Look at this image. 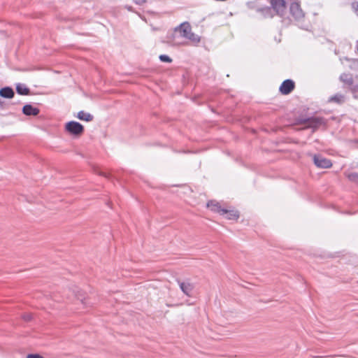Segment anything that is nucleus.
I'll use <instances>...</instances> for the list:
<instances>
[{
  "label": "nucleus",
  "mask_w": 358,
  "mask_h": 358,
  "mask_svg": "<svg viewBox=\"0 0 358 358\" xmlns=\"http://www.w3.org/2000/svg\"><path fill=\"white\" fill-rule=\"evenodd\" d=\"M66 296L67 299L71 303L80 301L83 308L92 307V303L89 296L83 290L78 287L68 289Z\"/></svg>",
  "instance_id": "nucleus-1"
},
{
  "label": "nucleus",
  "mask_w": 358,
  "mask_h": 358,
  "mask_svg": "<svg viewBox=\"0 0 358 358\" xmlns=\"http://www.w3.org/2000/svg\"><path fill=\"white\" fill-rule=\"evenodd\" d=\"M65 129L69 134L75 136H80L84 131L83 126L79 122L74 121L66 123Z\"/></svg>",
  "instance_id": "nucleus-2"
},
{
  "label": "nucleus",
  "mask_w": 358,
  "mask_h": 358,
  "mask_svg": "<svg viewBox=\"0 0 358 358\" xmlns=\"http://www.w3.org/2000/svg\"><path fill=\"white\" fill-rule=\"evenodd\" d=\"M313 162L315 166L320 169H329L332 166V162L321 155H315L313 156Z\"/></svg>",
  "instance_id": "nucleus-3"
},
{
  "label": "nucleus",
  "mask_w": 358,
  "mask_h": 358,
  "mask_svg": "<svg viewBox=\"0 0 358 358\" xmlns=\"http://www.w3.org/2000/svg\"><path fill=\"white\" fill-rule=\"evenodd\" d=\"M206 207L212 212L218 213L221 215H224V211L226 208L222 206V204L216 200L209 201L206 204Z\"/></svg>",
  "instance_id": "nucleus-4"
},
{
  "label": "nucleus",
  "mask_w": 358,
  "mask_h": 358,
  "mask_svg": "<svg viewBox=\"0 0 358 358\" xmlns=\"http://www.w3.org/2000/svg\"><path fill=\"white\" fill-rule=\"evenodd\" d=\"M295 87V83L293 80L287 79L282 82L280 86L279 90L282 94L287 95L291 93Z\"/></svg>",
  "instance_id": "nucleus-5"
},
{
  "label": "nucleus",
  "mask_w": 358,
  "mask_h": 358,
  "mask_svg": "<svg viewBox=\"0 0 358 358\" xmlns=\"http://www.w3.org/2000/svg\"><path fill=\"white\" fill-rule=\"evenodd\" d=\"M224 215L229 220L236 221L240 217V213L236 208L229 206L225 208Z\"/></svg>",
  "instance_id": "nucleus-6"
},
{
  "label": "nucleus",
  "mask_w": 358,
  "mask_h": 358,
  "mask_svg": "<svg viewBox=\"0 0 358 358\" xmlns=\"http://www.w3.org/2000/svg\"><path fill=\"white\" fill-rule=\"evenodd\" d=\"M270 3L278 14H282L286 9L285 0H270Z\"/></svg>",
  "instance_id": "nucleus-7"
},
{
  "label": "nucleus",
  "mask_w": 358,
  "mask_h": 358,
  "mask_svg": "<svg viewBox=\"0 0 358 358\" xmlns=\"http://www.w3.org/2000/svg\"><path fill=\"white\" fill-rule=\"evenodd\" d=\"M290 12L295 18H300L303 16L301 6L297 2H293L290 5Z\"/></svg>",
  "instance_id": "nucleus-8"
},
{
  "label": "nucleus",
  "mask_w": 358,
  "mask_h": 358,
  "mask_svg": "<svg viewBox=\"0 0 358 358\" xmlns=\"http://www.w3.org/2000/svg\"><path fill=\"white\" fill-rule=\"evenodd\" d=\"M22 112L26 115H37L40 110L38 108L34 107L30 104H26L22 108Z\"/></svg>",
  "instance_id": "nucleus-9"
},
{
  "label": "nucleus",
  "mask_w": 358,
  "mask_h": 358,
  "mask_svg": "<svg viewBox=\"0 0 358 358\" xmlns=\"http://www.w3.org/2000/svg\"><path fill=\"white\" fill-rule=\"evenodd\" d=\"M176 30H178L183 37L187 38L192 31V27L189 23L185 22L181 24Z\"/></svg>",
  "instance_id": "nucleus-10"
},
{
  "label": "nucleus",
  "mask_w": 358,
  "mask_h": 358,
  "mask_svg": "<svg viewBox=\"0 0 358 358\" xmlns=\"http://www.w3.org/2000/svg\"><path fill=\"white\" fill-rule=\"evenodd\" d=\"M0 96L7 99H11L14 96V92L11 87H3L0 90Z\"/></svg>",
  "instance_id": "nucleus-11"
},
{
  "label": "nucleus",
  "mask_w": 358,
  "mask_h": 358,
  "mask_svg": "<svg viewBox=\"0 0 358 358\" xmlns=\"http://www.w3.org/2000/svg\"><path fill=\"white\" fill-rule=\"evenodd\" d=\"M17 92L21 95H29L30 93L29 89L23 84H18L16 86Z\"/></svg>",
  "instance_id": "nucleus-12"
},
{
  "label": "nucleus",
  "mask_w": 358,
  "mask_h": 358,
  "mask_svg": "<svg viewBox=\"0 0 358 358\" xmlns=\"http://www.w3.org/2000/svg\"><path fill=\"white\" fill-rule=\"evenodd\" d=\"M77 117L86 122L92 121L93 119V116L92 115L83 110L78 113Z\"/></svg>",
  "instance_id": "nucleus-13"
},
{
  "label": "nucleus",
  "mask_w": 358,
  "mask_h": 358,
  "mask_svg": "<svg viewBox=\"0 0 358 358\" xmlns=\"http://www.w3.org/2000/svg\"><path fill=\"white\" fill-rule=\"evenodd\" d=\"M180 287L183 293L187 296L189 295L193 288L192 284L186 282H180Z\"/></svg>",
  "instance_id": "nucleus-14"
},
{
  "label": "nucleus",
  "mask_w": 358,
  "mask_h": 358,
  "mask_svg": "<svg viewBox=\"0 0 358 358\" xmlns=\"http://www.w3.org/2000/svg\"><path fill=\"white\" fill-rule=\"evenodd\" d=\"M344 101V96L342 94H336L329 99V101L336 102L337 103H341Z\"/></svg>",
  "instance_id": "nucleus-15"
},
{
  "label": "nucleus",
  "mask_w": 358,
  "mask_h": 358,
  "mask_svg": "<svg viewBox=\"0 0 358 358\" xmlns=\"http://www.w3.org/2000/svg\"><path fill=\"white\" fill-rule=\"evenodd\" d=\"M187 38H188L189 40H190L193 43H199L200 41V38L199 36L192 33V31L190 32V34H189L187 36Z\"/></svg>",
  "instance_id": "nucleus-16"
},
{
  "label": "nucleus",
  "mask_w": 358,
  "mask_h": 358,
  "mask_svg": "<svg viewBox=\"0 0 358 358\" xmlns=\"http://www.w3.org/2000/svg\"><path fill=\"white\" fill-rule=\"evenodd\" d=\"M322 120L319 118H314L312 120H310V124L312 127H317L318 125L321 124Z\"/></svg>",
  "instance_id": "nucleus-17"
},
{
  "label": "nucleus",
  "mask_w": 358,
  "mask_h": 358,
  "mask_svg": "<svg viewBox=\"0 0 358 358\" xmlns=\"http://www.w3.org/2000/svg\"><path fill=\"white\" fill-rule=\"evenodd\" d=\"M159 59L162 62H171L172 59L167 55H162L159 56Z\"/></svg>",
  "instance_id": "nucleus-18"
},
{
  "label": "nucleus",
  "mask_w": 358,
  "mask_h": 358,
  "mask_svg": "<svg viewBox=\"0 0 358 358\" xmlns=\"http://www.w3.org/2000/svg\"><path fill=\"white\" fill-rule=\"evenodd\" d=\"M27 358H43V357L38 354H30L27 356Z\"/></svg>",
  "instance_id": "nucleus-19"
},
{
  "label": "nucleus",
  "mask_w": 358,
  "mask_h": 358,
  "mask_svg": "<svg viewBox=\"0 0 358 358\" xmlns=\"http://www.w3.org/2000/svg\"><path fill=\"white\" fill-rule=\"evenodd\" d=\"M352 8L356 13V15L358 16V3H354L352 4Z\"/></svg>",
  "instance_id": "nucleus-20"
},
{
  "label": "nucleus",
  "mask_w": 358,
  "mask_h": 358,
  "mask_svg": "<svg viewBox=\"0 0 358 358\" xmlns=\"http://www.w3.org/2000/svg\"><path fill=\"white\" fill-rule=\"evenodd\" d=\"M3 108V103L0 100V109Z\"/></svg>",
  "instance_id": "nucleus-21"
},
{
  "label": "nucleus",
  "mask_w": 358,
  "mask_h": 358,
  "mask_svg": "<svg viewBox=\"0 0 358 358\" xmlns=\"http://www.w3.org/2000/svg\"><path fill=\"white\" fill-rule=\"evenodd\" d=\"M137 2H140V0H136Z\"/></svg>",
  "instance_id": "nucleus-22"
},
{
  "label": "nucleus",
  "mask_w": 358,
  "mask_h": 358,
  "mask_svg": "<svg viewBox=\"0 0 358 358\" xmlns=\"http://www.w3.org/2000/svg\"><path fill=\"white\" fill-rule=\"evenodd\" d=\"M357 51H358V47H357Z\"/></svg>",
  "instance_id": "nucleus-23"
}]
</instances>
